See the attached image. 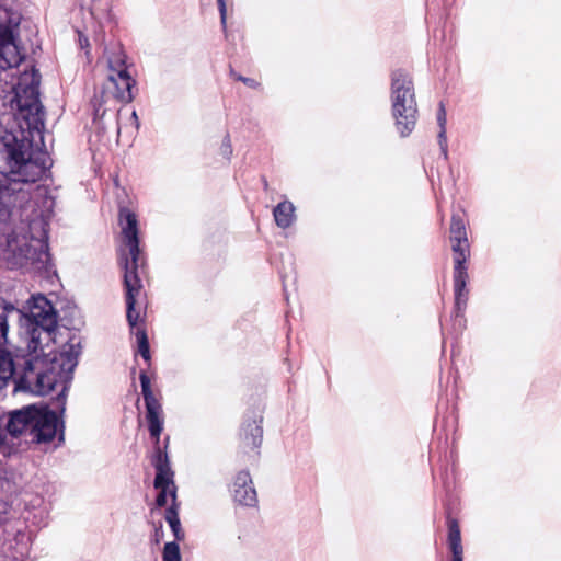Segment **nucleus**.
I'll use <instances>...</instances> for the list:
<instances>
[{"label": "nucleus", "instance_id": "5", "mask_svg": "<svg viewBox=\"0 0 561 561\" xmlns=\"http://www.w3.org/2000/svg\"><path fill=\"white\" fill-rule=\"evenodd\" d=\"M467 216L463 211L451 215L448 241L453 254V282L455 296V317H463L469 299V262L471 245L468 239Z\"/></svg>", "mask_w": 561, "mask_h": 561}, {"label": "nucleus", "instance_id": "1", "mask_svg": "<svg viewBox=\"0 0 561 561\" xmlns=\"http://www.w3.org/2000/svg\"><path fill=\"white\" fill-rule=\"evenodd\" d=\"M39 80L38 71L32 67L30 71H23L16 84L12 85L9 107L16 128L11 127L2 135L8 169L2 172V198L4 194L16 192L22 195V201H26L22 185L39 181L48 169L45 158L41 160L34 156V131L44 127L45 115L39 101Z\"/></svg>", "mask_w": 561, "mask_h": 561}, {"label": "nucleus", "instance_id": "27", "mask_svg": "<svg viewBox=\"0 0 561 561\" xmlns=\"http://www.w3.org/2000/svg\"><path fill=\"white\" fill-rule=\"evenodd\" d=\"M131 116H133V118H135L137 121L138 117H137L136 112H133Z\"/></svg>", "mask_w": 561, "mask_h": 561}, {"label": "nucleus", "instance_id": "6", "mask_svg": "<svg viewBox=\"0 0 561 561\" xmlns=\"http://www.w3.org/2000/svg\"><path fill=\"white\" fill-rule=\"evenodd\" d=\"M7 431L15 437L28 434L35 444L51 443L58 432V416L47 405L31 404L9 413Z\"/></svg>", "mask_w": 561, "mask_h": 561}, {"label": "nucleus", "instance_id": "22", "mask_svg": "<svg viewBox=\"0 0 561 561\" xmlns=\"http://www.w3.org/2000/svg\"><path fill=\"white\" fill-rule=\"evenodd\" d=\"M221 152L227 161L230 160V157L232 154V148L229 136H226L221 144Z\"/></svg>", "mask_w": 561, "mask_h": 561}, {"label": "nucleus", "instance_id": "2", "mask_svg": "<svg viewBox=\"0 0 561 561\" xmlns=\"http://www.w3.org/2000/svg\"><path fill=\"white\" fill-rule=\"evenodd\" d=\"M7 321L2 318V345L7 340ZM41 355L37 351L22 353L16 351L12 353L2 346V388L9 380L14 382V391H30L38 396H46L55 390L58 385H62V390L58 394V400L65 403L67 382H69V370L66 369V357L64 353L57 351L44 352L42 344Z\"/></svg>", "mask_w": 561, "mask_h": 561}, {"label": "nucleus", "instance_id": "28", "mask_svg": "<svg viewBox=\"0 0 561 561\" xmlns=\"http://www.w3.org/2000/svg\"><path fill=\"white\" fill-rule=\"evenodd\" d=\"M59 439H64V432H62V430L60 431Z\"/></svg>", "mask_w": 561, "mask_h": 561}, {"label": "nucleus", "instance_id": "10", "mask_svg": "<svg viewBox=\"0 0 561 561\" xmlns=\"http://www.w3.org/2000/svg\"><path fill=\"white\" fill-rule=\"evenodd\" d=\"M2 62L9 68L19 67L25 59L26 49L21 39L23 16L19 10L2 4Z\"/></svg>", "mask_w": 561, "mask_h": 561}, {"label": "nucleus", "instance_id": "17", "mask_svg": "<svg viewBox=\"0 0 561 561\" xmlns=\"http://www.w3.org/2000/svg\"><path fill=\"white\" fill-rule=\"evenodd\" d=\"M126 60L127 56L121 47L113 49L107 57L108 76L129 72Z\"/></svg>", "mask_w": 561, "mask_h": 561}, {"label": "nucleus", "instance_id": "26", "mask_svg": "<svg viewBox=\"0 0 561 561\" xmlns=\"http://www.w3.org/2000/svg\"><path fill=\"white\" fill-rule=\"evenodd\" d=\"M263 182H264V188L266 190L268 187V183H267V181L265 179H264Z\"/></svg>", "mask_w": 561, "mask_h": 561}, {"label": "nucleus", "instance_id": "23", "mask_svg": "<svg viewBox=\"0 0 561 561\" xmlns=\"http://www.w3.org/2000/svg\"><path fill=\"white\" fill-rule=\"evenodd\" d=\"M219 13H220V22L224 28H226L227 23V7H226V0H217Z\"/></svg>", "mask_w": 561, "mask_h": 561}, {"label": "nucleus", "instance_id": "4", "mask_svg": "<svg viewBox=\"0 0 561 561\" xmlns=\"http://www.w3.org/2000/svg\"><path fill=\"white\" fill-rule=\"evenodd\" d=\"M141 393L146 405V419L151 438L154 440V454L152 457V465L156 469V478L153 486L159 490L156 499L158 507L167 505L168 494L172 497L173 503L176 500V488L174 485V472L170 467L169 456L167 453V445L162 448L160 446V435L163 430L162 405L159 398L151 389V381L145 370L139 375ZM169 442V436L165 437V444Z\"/></svg>", "mask_w": 561, "mask_h": 561}, {"label": "nucleus", "instance_id": "13", "mask_svg": "<svg viewBox=\"0 0 561 561\" xmlns=\"http://www.w3.org/2000/svg\"><path fill=\"white\" fill-rule=\"evenodd\" d=\"M232 495L236 502L244 506H254L257 502L256 490L247 470L237 473L232 484Z\"/></svg>", "mask_w": 561, "mask_h": 561}, {"label": "nucleus", "instance_id": "14", "mask_svg": "<svg viewBox=\"0 0 561 561\" xmlns=\"http://www.w3.org/2000/svg\"><path fill=\"white\" fill-rule=\"evenodd\" d=\"M108 87L113 91V98L124 104L130 103L137 92V82L129 72L107 76Z\"/></svg>", "mask_w": 561, "mask_h": 561}, {"label": "nucleus", "instance_id": "7", "mask_svg": "<svg viewBox=\"0 0 561 561\" xmlns=\"http://www.w3.org/2000/svg\"><path fill=\"white\" fill-rule=\"evenodd\" d=\"M391 102L396 128L407 137L415 128L419 110L413 79L404 69L391 72Z\"/></svg>", "mask_w": 561, "mask_h": 561}, {"label": "nucleus", "instance_id": "11", "mask_svg": "<svg viewBox=\"0 0 561 561\" xmlns=\"http://www.w3.org/2000/svg\"><path fill=\"white\" fill-rule=\"evenodd\" d=\"M126 302V319L130 327L131 333L135 335L138 344V353L142 358L150 364L151 354L150 346L147 335V329L145 323L146 307H147V294L145 287H142V296L138 298V301L134 304L133 313H129L128 300L125 297Z\"/></svg>", "mask_w": 561, "mask_h": 561}, {"label": "nucleus", "instance_id": "19", "mask_svg": "<svg viewBox=\"0 0 561 561\" xmlns=\"http://www.w3.org/2000/svg\"><path fill=\"white\" fill-rule=\"evenodd\" d=\"M163 561H181L180 547L176 542H167L162 553Z\"/></svg>", "mask_w": 561, "mask_h": 561}, {"label": "nucleus", "instance_id": "12", "mask_svg": "<svg viewBox=\"0 0 561 561\" xmlns=\"http://www.w3.org/2000/svg\"><path fill=\"white\" fill-rule=\"evenodd\" d=\"M263 417L259 416L243 422L240 431V448L242 453L250 454L260 448L263 439Z\"/></svg>", "mask_w": 561, "mask_h": 561}, {"label": "nucleus", "instance_id": "8", "mask_svg": "<svg viewBox=\"0 0 561 561\" xmlns=\"http://www.w3.org/2000/svg\"><path fill=\"white\" fill-rule=\"evenodd\" d=\"M26 319L30 327L27 348L36 352L42 348V344L48 346L54 340L58 324V313L53 304L44 295L32 296Z\"/></svg>", "mask_w": 561, "mask_h": 561}, {"label": "nucleus", "instance_id": "20", "mask_svg": "<svg viewBox=\"0 0 561 561\" xmlns=\"http://www.w3.org/2000/svg\"><path fill=\"white\" fill-rule=\"evenodd\" d=\"M230 76L237 80V81H241L242 83H244L247 87L251 88V89H259L261 87V83L253 79V78H248V77H243L239 73H237L233 69H230Z\"/></svg>", "mask_w": 561, "mask_h": 561}, {"label": "nucleus", "instance_id": "9", "mask_svg": "<svg viewBox=\"0 0 561 561\" xmlns=\"http://www.w3.org/2000/svg\"><path fill=\"white\" fill-rule=\"evenodd\" d=\"M2 260L10 270L31 265L38 271H48L50 253L46 242L38 241L37 247H34L25 239L8 238L7 248L2 250Z\"/></svg>", "mask_w": 561, "mask_h": 561}, {"label": "nucleus", "instance_id": "24", "mask_svg": "<svg viewBox=\"0 0 561 561\" xmlns=\"http://www.w3.org/2000/svg\"><path fill=\"white\" fill-rule=\"evenodd\" d=\"M170 527H171V530L175 537L176 540H183L184 539V533L181 528V523L180 520L178 522H174V524H169Z\"/></svg>", "mask_w": 561, "mask_h": 561}, {"label": "nucleus", "instance_id": "15", "mask_svg": "<svg viewBox=\"0 0 561 561\" xmlns=\"http://www.w3.org/2000/svg\"><path fill=\"white\" fill-rule=\"evenodd\" d=\"M447 543L451 552V561H463V547L461 542L460 525L456 517L450 513L446 516Z\"/></svg>", "mask_w": 561, "mask_h": 561}, {"label": "nucleus", "instance_id": "16", "mask_svg": "<svg viewBox=\"0 0 561 561\" xmlns=\"http://www.w3.org/2000/svg\"><path fill=\"white\" fill-rule=\"evenodd\" d=\"M273 216L279 228L286 229L295 220V207L291 202L284 201L274 208Z\"/></svg>", "mask_w": 561, "mask_h": 561}, {"label": "nucleus", "instance_id": "18", "mask_svg": "<svg viewBox=\"0 0 561 561\" xmlns=\"http://www.w3.org/2000/svg\"><path fill=\"white\" fill-rule=\"evenodd\" d=\"M437 122L439 125L438 142L445 157H447V138H446V108L443 102L439 103L437 112Z\"/></svg>", "mask_w": 561, "mask_h": 561}, {"label": "nucleus", "instance_id": "25", "mask_svg": "<svg viewBox=\"0 0 561 561\" xmlns=\"http://www.w3.org/2000/svg\"><path fill=\"white\" fill-rule=\"evenodd\" d=\"M79 45L82 49L90 47L89 38L84 36L82 33H79Z\"/></svg>", "mask_w": 561, "mask_h": 561}, {"label": "nucleus", "instance_id": "3", "mask_svg": "<svg viewBox=\"0 0 561 561\" xmlns=\"http://www.w3.org/2000/svg\"><path fill=\"white\" fill-rule=\"evenodd\" d=\"M121 245L117 249L118 265L123 270V286L133 313L134 304L142 296L144 279L147 277L146 255L140 250L137 214L123 203L118 204Z\"/></svg>", "mask_w": 561, "mask_h": 561}, {"label": "nucleus", "instance_id": "21", "mask_svg": "<svg viewBox=\"0 0 561 561\" xmlns=\"http://www.w3.org/2000/svg\"><path fill=\"white\" fill-rule=\"evenodd\" d=\"M165 520L168 524H174V522L180 520L178 513V505L172 503V505L165 512Z\"/></svg>", "mask_w": 561, "mask_h": 561}]
</instances>
